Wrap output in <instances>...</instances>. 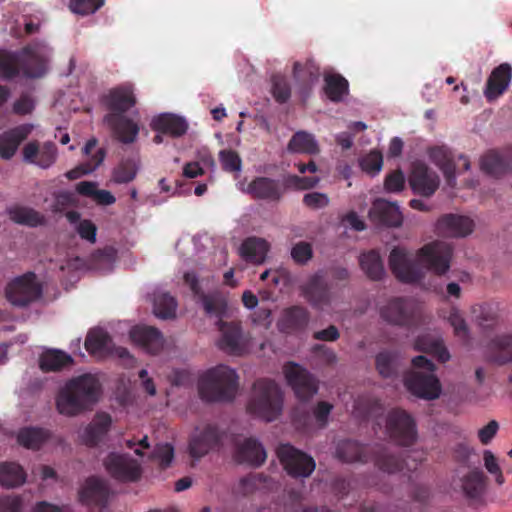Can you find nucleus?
<instances>
[{"instance_id":"1","label":"nucleus","mask_w":512,"mask_h":512,"mask_svg":"<svg viewBox=\"0 0 512 512\" xmlns=\"http://www.w3.org/2000/svg\"><path fill=\"white\" fill-rule=\"evenodd\" d=\"M417 265L413 264L403 248H394L389 256V266L402 282L413 283L423 277L424 270L435 275H444L448 270V243L433 240L416 253Z\"/></svg>"},{"instance_id":"2","label":"nucleus","mask_w":512,"mask_h":512,"mask_svg":"<svg viewBox=\"0 0 512 512\" xmlns=\"http://www.w3.org/2000/svg\"><path fill=\"white\" fill-rule=\"evenodd\" d=\"M100 395L99 379L93 374H84L71 379L60 389L56 408L64 416H76L95 404Z\"/></svg>"},{"instance_id":"3","label":"nucleus","mask_w":512,"mask_h":512,"mask_svg":"<svg viewBox=\"0 0 512 512\" xmlns=\"http://www.w3.org/2000/svg\"><path fill=\"white\" fill-rule=\"evenodd\" d=\"M282 407V392L274 381L260 379L254 383L246 404V410L251 416L271 422L281 414Z\"/></svg>"},{"instance_id":"4","label":"nucleus","mask_w":512,"mask_h":512,"mask_svg":"<svg viewBox=\"0 0 512 512\" xmlns=\"http://www.w3.org/2000/svg\"><path fill=\"white\" fill-rule=\"evenodd\" d=\"M238 389V376L235 370L219 365L207 370L201 377L199 391L208 401L231 400Z\"/></svg>"},{"instance_id":"5","label":"nucleus","mask_w":512,"mask_h":512,"mask_svg":"<svg viewBox=\"0 0 512 512\" xmlns=\"http://www.w3.org/2000/svg\"><path fill=\"white\" fill-rule=\"evenodd\" d=\"M434 365L424 356L412 360V371L405 378L406 388L415 396L434 399L440 394V384L434 375Z\"/></svg>"},{"instance_id":"6","label":"nucleus","mask_w":512,"mask_h":512,"mask_svg":"<svg viewBox=\"0 0 512 512\" xmlns=\"http://www.w3.org/2000/svg\"><path fill=\"white\" fill-rule=\"evenodd\" d=\"M5 296L13 306H26L41 296V286L35 274L26 273L7 284Z\"/></svg>"},{"instance_id":"7","label":"nucleus","mask_w":512,"mask_h":512,"mask_svg":"<svg viewBox=\"0 0 512 512\" xmlns=\"http://www.w3.org/2000/svg\"><path fill=\"white\" fill-rule=\"evenodd\" d=\"M86 350L93 356L104 358L107 356L117 357L123 360L126 365H133L134 358L122 347H114L107 333L102 329H92L85 340Z\"/></svg>"},{"instance_id":"8","label":"nucleus","mask_w":512,"mask_h":512,"mask_svg":"<svg viewBox=\"0 0 512 512\" xmlns=\"http://www.w3.org/2000/svg\"><path fill=\"white\" fill-rule=\"evenodd\" d=\"M278 458L287 473L293 477H307L315 469L314 460L289 444L277 448Z\"/></svg>"},{"instance_id":"9","label":"nucleus","mask_w":512,"mask_h":512,"mask_svg":"<svg viewBox=\"0 0 512 512\" xmlns=\"http://www.w3.org/2000/svg\"><path fill=\"white\" fill-rule=\"evenodd\" d=\"M386 432L393 441L403 446L412 444L416 439L414 422L404 411H393L388 415Z\"/></svg>"},{"instance_id":"10","label":"nucleus","mask_w":512,"mask_h":512,"mask_svg":"<svg viewBox=\"0 0 512 512\" xmlns=\"http://www.w3.org/2000/svg\"><path fill=\"white\" fill-rule=\"evenodd\" d=\"M488 478L479 468H474L460 478V490L470 505H486Z\"/></svg>"},{"instance_id":"11","label":"nucleus","mask_w":512,"mask_h":512,"mask_svg":"<svg viewBox=\"0 0 512 512\" xmlns=\"http://www.w3.org/2000/svg\"><path fill=\"white\" fill-rule=\"evenodd\" d=\"M283 372L288 384L299 399L306 400L316 394L317 383L305 369L297 364L289 363L284 366Z\"/></svg>"},{"instance_id":"12","label":"nucleus","mask_w":512,"mask_h":512,"mask_svg":"<svg viewBox=\"0 0 512 512\" xmlns=\"http://www.w3.org/2000/svg\"><path fill=\"white\" fill-rule=\"evenodd\" d=\"M22 156L26 163L46 169L55 163L57 148L51 142L30 141L23 147Z\"/></svg>"},{"instance_id":"13","label":"nucleus","mask_w":512,"mask_h":512,"mask_svg":"<svg viewBox=\"0 0 512 512\" xmlns=\"http://www.w3.org/2000/svg\"><path fill=\"white\" fill-rule=\"evenodd\" d=\"M512 80V66L505 62L496 66L487 78L484 96L488 102L501 97L509 88Z\"/></svg>"},{"instance_id":"14","label":"nucleus","mask_w":512,"mask_h":512,"mask_svg":"<svg viewBox=\"0 0 512 512\" xmlns=\"http://www.w3.org/2000/svg\"><path fill=\"white\" fill-rule=\"evenodd\" d=\"M104 466L112 477L121 481H132L140 475L139 464L124 454H109Z\"/></svg>"},{"instance_id":"15","label":"nucleus","mask_w":512,"mask_h":512,"mask_svg":"<svg viewBox=\"0 0 512 512\" xmlns=\"http://www.w3.org/2000/svg\"><path fill=\"white\" fill-rule=\"evenodd\" d=\"M111 425L112 419L109 414L97 413L85 428L78 431V438L84 445L94 447L104 441Z\"/></svg>"},{"instance_id":"16","label":"nucleus","mask_w":512,"mask_h":512,"mask_svg":"<svg viewBox=\"0 0 512 512\" xmlns=\"http://www.w3.org/2000/svg\"><path fill=\"white\" fill-rule=\"evenodd\" d=\"M303 292L307 300L320 310L331 307L334 298L320 275L310 277L303 286Z\"/></svg>"},{"instance_id":"17","label":"nucleus","mask_w":512,"mask_h":512,"mask_svg":"<svg viewBox=\"0 0 512 512\" xmlns=\"http://www.w3.org/2000/svg\"><path fill=\"white\" fill-rule=\"evenodd\" d=\"M369 219L375 224L400 226L403 216L396 203L377 199L369 211Z\"/></svg>"},{"instance_id":"18","label":"nucleus","mask_w":512,"mask_h":512,"mask_svg":"<svg viewBox=\"0 0 512 512\" xmlns=\"http://www.w3.org/2000/svg\"><path fill=\"white\" fill-rule=\"evenodd\" d=\"M217 442L218 434L213 427H198L195 429L190 439V454L193 458L199 459L214 449Z\"/></svg>"},{"instance_id":"19","label":"nucleus","mask_w":512,"mask_h":512,"mask_svg":"<svg viewBox=\"0 0 512 512\" xmlns=\"http://www.w3.org/2000/svg\"><path fill=\"white\" fill-rule=\"evenodd\" d=\"M409 183L414 192L423 195H432L439 187V178L427 169L421 163H416L413 167Z\"/></svg>"},{"instance_id":"20","label":"nucleus","mask_w":512,"mask_h":512,"mask_svg":"<svg viewBox=\"0 0 512 512\" xmlns=\"http://www.w3.org/2000/svg\"><path fill=\"white\" fill-rule=\"evenodd\" d=\"M131 341L150 354L158 353L163 347L159 331L147 326H134L129 331Z\"/></svg>"},{"instance_id":"21","label":"nucleus","mask_w":512,"mask_h":512,"mask_svg":"<svg viewBox=\"0 0 512 512\" xmlns=\"http://www.w3.org/2000/svg\"><path fill=\"white\" fill-rule=\"evenodd\" d=\"M34 130L33 124H23L0 136V156L10 159L17 151L19 144Z\"/></svg>"},{"instance_id":"22","label":"nucleus","mask_w":512,"mask_h":512,"mask_svg":"<svg viewBox=\"0 0 512 512\" xmlns=\"http://www.w3.org/2000/svg\"><path fill=\"white\" fill-rule=\"evenodd\" d=\"M234 457L239 463L259 466L265 461L266 452L256 440L244 439L237 444Z\"/></svg>"},{"instance_id":"23","label":"nucleus","mask_w":512,"mask_h":512,"mask_svg":"<svg viewBox=\"0 0 512 512\" xmlns=\"http://www.w3.org/2000/svg\"><path fill=\"white\" fill-rule=\"evenodd\" d=\"M84 154L91 156V160L83 165H80L65 175L70 180H75L83 175L93 172L103 162L105 154L102 149L97 148V142L95 139L89 140L84 147Z\"/></svg>"},{"instance_id":"24","label":"nucleus","mask_w":512,"mask_h":512,"mask_svg":"<svg viewBox=\"0 0 512 512\" xmlns=\"http://www.w3.org/2000/svg\"><path fill=\"white\" fill-rule=\"evenodd\" d=\"M221 338L219 346L221 349L232 353L242 354L246 351V343L240 333V329L235 324H221Z\"/></svg>"},{"instance_id":"25","label":"nucleus","mask_w":512,"mask_h":512,"mask_svg":"<svg viewBox=\"0 0 512 512\" xmlns=\"http://www.w3.org/2000/svg\"><path fill=\"white\" fill-rule=\"evenodd\" d=\"M238 188L242 192H246L255 198L277 199L281 195V190L277 183L264 177L253 180L247 186L239 182Z\"/></svg>"},{"instance_id":"26","label":"nucleus","mask_w":512,"mask_h":512,"mask_svg":"<svg viewBox=\"0 0 512 512\" xmlns=\"http://www.w3.org/2000/svg\"><path fill=\"white\" fill-rule=\"evenodd\" d=\"M105 121L113 129L121 142L131 143L136 139L139 127L134 121L116 113L108 115Z\"/></svg>"},{"instance_id":"27","label":"nucleus","mask_w":512,"mask_h":512,"mask_svg":"<svg viewBox=\"0 0 512 512\" xmlns=\"http://www.w3.org/2000/svg\"><path fill=\"white\" fill-rule=\"evenodd\" d=\"M151 127L157 132L178 137L187 131L188 125L182 117L170 113H163L153 118Z\"/></svg>"},{"instance_id":"28","label":"nucleus","mask_w":512,"mask_h":512,"mask_svg":"<svg viewBox=\"0 0 512 512\" xmlns=\"http://www.w3.org/2000/svg\"><path fill=\"white\" fill-rule=\"evenodd\" d=\"M269 248L270 245L266 240L250 237L240 246L239 254L246 261L261 264L265 261Z\"/></svg>"},{"instance_id":"29","label":"nucleus","mask_w":512,"mask_h":512,"mask_svg":"<svg viewBox=\"0 0 512 512\" xmlns=\"http://www.w3.org/2000/svg\"><path fill=\"white\" fill-rule=\"evenodd\" d=\"M488 360L497 365L512 361V336L502 335L495 338L490 345Z\"/></svg>"},{"instance_id":"30","label":"nucleus","mask_w":512,"mask_h":512,"mask_svg":"<svg viewBox=\"0 0 512 512\" xmlns=\"http://www.w3.org/2000/svg\"><path fill=\"white\" fill-rule=\"evenodd\" d=\"M107 492L105 483L96 477L85 480L79 490V499L82 503H98L103 500Z\"/></svg>"},{"instance_id":"31","label":"nucleus","mask_w":512,"mask_h":512,"mask_svg":"<svg viewBox=\"0 0 512 512\" xmlns=\"http://www.w3.org/2000/svg\"><path fill=\"white\" fill-rule=\"evenodd\" d=\"M324 92L331 101H341L349 91L348 81L339 74L326 72L324 74Z\"/></svg>"},{"instance_id":"32","label":"nucleus","mask_w":512,"mask_h":512,"mask_svg":"<svg viewBox=\"0 0 512 512\" xmlns=\"http://www.w3.org/2000/svg\"><path fill=\"white\" fill-rule=\"evenodd\" d=\"M26 480V474L22 467L13 462L0 464V485L5 488H14L22 485Z\"/></svg>"},{"instance_id":"33","label":"nucleus","mask_w":512,"mask_h":512,"mask_svg":"<svg viewBox=\"0 0 512 512\" xmlns=\"http://www.w3.org/2000/svg\"><path fill=\"white\" fill-rule=\"evenodd\" d=\"M72 363L70 355L60 350H47L45 351L39 361L40 368L43 371H56L60 370Z\"/></svg>"},{"instance_id":"34","label":"nucleus","mask_w":512,"mask_h":512,"mask_svg":"<svg viewBox=\"0 0 512 512\" xmlns=\"http://www.w3.org/2000/svg\"><path fill=\"white\" fill-rule=\"evenodd\" d=\"M288 150L293 153L317 154L318 144L313 135L299 131L294 134L288 144Z\"/></svg>"},{"instance_id":"35","label":"nucleus","mask_w":512,"mask_h":512,"mask_svg":"<svg viewBox=\"0 0 512 512\" xmlns=\"http://www.w3.org/2000/svg\"><path fill=\"white\" fill-rule=\"evenodd\" d=\"M481 169L489 175L500 176L509 169L507 159L497 151H489L481 159Z\"/></svg>"},{"instance_id":"36","label":"nucleus","mask_w":512,"mask_h":512,"mask_svg":"<svg viewBox=\"0 0 512 512\" xmlns=\"http://www.w3.org/2000/svg\"><path fill=\"white\" fill-rule=\"evenodd\" d=\"M176 300L169 294L157 291L153 298V311L158 318L168 319L176 315Z\"/></svg>"},{"instance_id":"37","label":"nucleus","mask_w":512,"mask_h":512,"mask_svg":"<svg viewBox=\"0 0 512 512\" xmlns=\"http://www.w3.org/2000/svg\"><path fill=\"white\" fill-rule=\"evenodd\" d=\"M359 262L365 274L373 280H379L385 274L383 263L376 251L363 253L359 258Z\"/></svg>"},{"instance_id":"38","label":"nucleus","mask_w":512,"mask_h":512,"mask_svg":"<svg viewBox=\"0 0 512 512\" xmlns=\"http://www.w3.org/2000/svg\"><path fill=\"white\" fill-rule=\"evenodd\" d=\"M47 431L38 428H24L18 432L19 444L28 449H38L48 439Z\"/></svg>"},{"instance_id":"39","label":"nucleus","mask_w":512,"mask_h":512,"mask_svg":"<svg viewBox=\"0 0 512 512\" xmlns=\"http://www.w3.org/2000/svg\"><path fill=\"white\" fill-rule=\"evenodd\" d=\"M381 315L389 323L404 324L408 319L407 303L402 300H393L382 309Z\"/></svg>"},{"instance_id":"40","label":"nucleus","mask_w":512,"mask_h":512,"mask_svg":"<svg viewBox=\"0 0 512 512\" xmlns=\"http://www.w3.org/2000/svg\"><path fill=\"white\" fill-rule=\"evenodd\" d=\"M12 221L28 226H37L43 223V217L33 209L26 207H14L8 212Z\"/></svg>"},{"instance_id":"41","label":"nucleus","mask_w":512,"mask_h":512,"mask_svg":"<svg viewBox=\"0 0 512 512\" xmlns=\"http://www.w3.org/2000/svg\"><path fill=\"white\" fill-rule=\"evenodd\" d=\"M135 104L130 87H121L110 93V106L115 111H125Z\"/></svg>"},{"instance_id":"42","label":"nucleus","mask_w":512,"mask_h":512,"mask_svg":"<svg viewBox=\"0 0 512 512\" xmlns=\"http://www.w3.org/2000/svg\"><path fill=\"white\" fill-rule=\"evenodd\" d=\"M474 228L475 223L470 217L450 213V238L466 237L474 231Z\"/></svg>"},{"instance_id":"43","label":"nucleus","mask_w":512,"mask_h":512,"mask_svg":"<svg viewBox=\"0 0 512 512\" xmlns=\"http://www.w3.org/2000/svg\"><path fill=\"white\" fill-rule=\"evenodd\" d=\"M307 321L308 314L306 310L300 307H294L285 311L279 322V326L282 330H290L306 324Z\"/></svg>"},{"instance_id":"44","label":"nucleus","mask_w":512,"mask_h":512,"mask_svg":"<svg viewBox=\"0 0 512 512\" xmlns=\"http://www.w3.org/2000/svg\"><path fill=\"white\" fill-rule=\"evenodd\" d=\"M138 165L133 160L120 163L112 172L111 181L116 184H125L133 181L137 175Z\"/></svg>"},{"instance_id":"45","label":"nucleus","mask_w":512,"mask_h":512,"mask_svg":"<svg viewBox=\"0 0 512 512\" xmlns=\"http://www.w3.org/2000/svg\"><path fill=\"white\" fill-rule=\"evenodd\" d=\"M359 166L363 172L370 176L379 174L383 167V156L381 152L371 150L359 159Z\"/></svg>"},{"instance_id":"46","label":"nucleus","mask_w":512,"mask_h":512,"mask_svg":"<svg viewBox=\"0 0 512 512\" xmlns=\"http://www.w3.org/2000/svg\"><path fill=\"white\" fill-rule=\"evenodd\" d=\"M29 68L26 74L29 77H40L46 71L47 57L43 49L29 51Z\"/></svg>"},{"instance_id":"47","label":"nucleus","mask_w":512,"mask_h":512,"mask_svg":"<svg viewBox=\"0 0 512 512\" xmlns=\"http://www.w3.org/2000/svg\"><path fill=\"white\" fill-rule=\"evenodd\" d=\"M105 4V0H70V10L78 15L86 16L94 14Z\"/></svg>"},{"instance_id":"48","label":"nucleus","mask_w":512,"mask_h":512,"mask_svg":"<svg viewBox=\"0 0 512 512\" xmlns=\"http://www.w3.org/2000/svg\"><path fill=\"white\" fill-rule=\"evenodd\" d=\"M450 326L454 329V334L463 343L469 341V329L463 317L459 314V311L452 305H450Z\"/></svg>"},{"instance_id":"49","label":"nucleus","mask_w":512,"mask_h":512,"mask_svg":"<svg viewBox=\"0 0 512 512\" xmlns=\"http://www.w3.org/2000/svg\"><path fill=\"white\" fill-rule=\"evenodd\" d=\"M294 74L308 84L316 82L319 76L318 67L312 61H307L304 67L300 63H295Z\"/></svg>"},{"instance_id":"50","label":"nucleus","mask_w":512,"mask_h":512,"mask_svg":"<svg viewBox=\"0 0 512 512\" xmlns=\"http://www.w3.org/2000/svg\"><path fill=\"white\" fill-rule=\"evenodd\" d=\"M219 160L224 170L235 173L241 171L242 161L236 152L232 150H222L219 153Z\"/></svg>"},{"instance_id":"51","label":"nucleus","mask_w":512,"mask_h":512,"mask_svg":"<svg viewBox=\"0 0 512 512\" xmlns=\"http://www.w3.org/2000/svg\"><path fill=\"white\" fill-rule=\"evenodd\" d=\"M360 450L361 447L357 443L346 441L338 447L337 455L344 461L353 462L361 459Z\"/></svg>"},{"instance_id":"52","label":"nucleus","mask_w":512,"mask_h":512,"mask_svg":"<svg viewBox=\"0 0 512 512\" xmlns=\"http://www.w3.org/2000/svg\"><path fill=\"white\" fill-rule=\"evenodd\" d=\"M375 464L380 470L387 473H394L400 470L399 460L386 452L377 455Z\"/></svg>"},{"instance_id":"53","label":"nucleus","mask_w":512,"mask_h":512,"mask_svg":"<svg viewBox=\"0 0 512 512\" xmlns=\"http://www.w3.org/2000/svg\"><path fill=\"white\" fill-rule=\"evenodd\" d=\"M319 182V177H299L296 175H290L286 179L288 186L299 190L314 188L319 184Z\"/></svg>"},{"instance_id":"54","label":"nucleus","mask_w":512,"mask_h":512,"mask_svg":"<svg viewBox=\"0 0 512 512\" xmlns=\"http://www.w3.org/2000/svg\"><path fill=\"white\" fill-rule=\"evenodd\" d=\"M405 177L401 171H394L386 176L384 188L387 192L397 193L403 190Z\"/></svg>"},{"instance_id":"55","label":"nucleus","mask_w":512,"mask_h":512,"mask_svg":"<svg viewBox=\"0 0 512 512\" xmlns=\"http://www.w3.org/2000/svg\"><path fill=\"white\" fill-rule=\"evenodd\" d=\"M16 72V61L12 54L0 51V77L10 78Z\"/></svg>"},{"instance_id":"56","label":"nucleus","mask_w":512,"mask_h":512,"mask_svg":"<svg viewBox=\"0 0 512 512\" xmlns=\"http://www.w3.org/2000/svg\"><path fill=\"white\" fill-rule=\"evenodd\" d=\"M174 457L173 447L169 444H160L157 445L154 452L153 458L158 461L159 465L162 467H167L170 465Z\"/></svg>"},{"instance_id":"57","label":"nucleus","mask_w":512,"mask_h":512,"mask_svg":"<svg viewBox=\"0 0 512 512\" xmlns=\"http://www.w3.org/2000/svg\"><path fill=\"white\" fill-rule=\"evenodd\" d=\"M303 203L310 209H321L329 204V197L325 193L311 192L304 195Z\"/></svg>"},{"instance_id":"58","label":"nucleus","mask_w":512,"mask_h":512,"mask_svg":"<svg viewBox=\"0 0 512 512\" xmlns=\"http://www.w3.org/2000/svg\"><path fill=\"white\" fill-rule=\"evenodd\" d=\"M291 256L298 263H305L312 257V248L309 243L299 242L291 250Z\"/></svg>"},{"instance_id":"59","label":"nucleus","mask_w":512,"mask_h":512,"mask_svg":"<svg viewBox=\"0 0 512 512\" xmlns=\"http://www.w3.org/2000/svg\"><path fill=\"white\" fill-rule=\"evenodd\" d=\"M376 365L383 377H389L394 371L395 360L390 354L380 353L377 356Z\"/></svg>"},{"instance_id":"60","label":"nucleus","mask_w":512,"mask_h":512,"mask_svg":"<svg viewBox=\"0 0 512 512\" xmlns=\"http://www.w3.org/2000/svg\"><path fill=\"white\" fill-rule=\"evenodd\" d=\"M470 168V161L466 156H459L455 162L450 155V188L455 185V174L467 171Z\"/></svg>"},{"instance_id":"61","label":"nucleus","mask_w":512,"mask_h":512,"mask_svg":"<svg viewBox=\"0 0 512 512\" xmlns=\"http://www.w3.org/2000/svg\"><path fill=\"white\" fill-rule=\"evenodd\" d=\"M273 95L279 102L286 101L290 96V90L286 80L280 76L273 78Z\"/></svg>"},{"instance_id":"62","label":"nucleus","mask_w":512,"mask_h":512,"mask_svg":"<svg viewBox=\"0 0 512 512\" xmlns=\"http://www.w3.org/2000/svg\"><path fill=\"white\" fill-rule=\"evenodd\" d=\"M499 424L496 420H491L478 431V438L483 445H487L497 434Z\"/></svg>"},{"instance_id":"63","label":"nucleus","mask_w":512,"mask_h":512,"mask_svg":"<svg viewBox=\"0 0 512 512\" xmlns=\"http://www.w3.org/2000/svg\"><path fill=\"white\" fill-rule=\"evenodd\" d=\"M77 232L79 235L86 239L87 241L94 243L96 240V226L88 220H83L79 222V224L76 227Z\"/></svg>"},{"instance_id":"64","label":"nucleus","mask_w":512,"mask_h":512,"mask_svg":"<svg viewBox=\"0 0 512 512\" xmlns=\"http://www.w3.org/2000/svg\"><path fill=\"white\" fill-rule=\"evenodd\" d=\"M453 453L458 462L466 464L472 453V448L466 441H462L455 445Z\"/></svg>"}]
</instances>
